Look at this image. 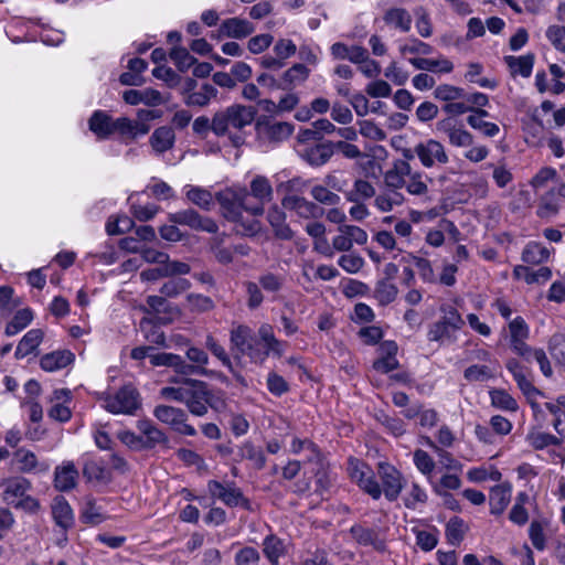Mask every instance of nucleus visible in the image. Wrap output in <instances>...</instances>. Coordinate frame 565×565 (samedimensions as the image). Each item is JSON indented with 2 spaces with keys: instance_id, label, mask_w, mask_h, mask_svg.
<instances>
[{
  "instance_id": "nucleus-51",
  "label": "nucleus",
  "mask_w": 565,
  "mask_h": 565,
  "mask_svg": "<svg viewBox=\"0 0 565 565\" xmlns=\"http://www.w3.org/2000/svg\"><path fill=\"white\" fill-rule=\"evenodd\" d=\"M333 154L332 143L318 145L307 152V160L311 166H322L329 161Z\"/></svg>"
},
{
  "instance_id": "nucleus-10",
  "label": "nucleus",
  "mask_w": 565,
  "mask_h": 565,
  "mask_svg": "<svg viewBox=\"0 0 565 565\" xmlns=\"http://www.w3.org/2000/svg\"><path fill=\"white\" fill-rule=\"evenodd\" d=\"M153 416L162 424L169 425L177 433L185 436H195L196 430L186 424V414L183 409L169 405H158L153 409Z\"/></svg>"
},
{
  "instance_id": "nucleus-1",
  "label": "nucleus",
  "mask_w": 565,
  "mask_h": 565,
  "mask_svg": "<svg viewBox=\"0 0 565 565\" xmlns=\"http://www.w3.org/2000/svg\"><path fill=\"white\" fill-rule=\"evenodd\" d=\"M256 114L257 110L253 106L231 105L213 115L212 131L217 137L228 135L232 145L241 147L245 142V137L241 131L252 125Z\"/></svg>"
},
{
  "instance_id": "nucleus-26",
  "label": "nucleus",
  "mask_w": 565,
  "mask_h": 565,
  "mask_svg": "<svg viewBox=\"0 0 565 565\" xmlns=\"http://www.w3.org/2000/svg\"><path fill=\"white\" fill-rule=\"evenodd\" d=\"M489 116V113L482 108H476L467 117L468 125L475 130L482 134L484 137H495L500 132V128L497 124L486 121L484 118Z\"/></svg>"
},
{
  "instance_id": "nucleus-64",
  "label": "nucleus",
  "mask_w": 565,
  "mask_h": 565,
  "mask_svg": "<svg viewBox=\"0 0 565 565\" xmlns=\"http://www.w3.org/2000/svg\"><path fill=\"white\" fill-rule=\"evenodd\" d=\"M258 282L268 292H278L285 282V277L274 273H265L259 276Z\"/></svg>"
},
{
  "instance_id": "nucleus-17",
  "label": "nucleus",
  "mask_w": 565,
  "mask_h": 565,
  "mask_svg": "<svg viewBox=\"0 0 565 565\" xmlns=\"http://www.w3.org/2000/svg\"><path fill=\"white\" fill-rule=\"evenodd\" d=\"M137 428L140 433L143 449H152L158 445L168 447V436L150 419L138 420Z\"/></svg>"
},
{
  "instance_id": "nucleus-20",
  "label": "nucleus",
  "mask_w": 565,
  "mask_h": 565,
  "mask_svg": "<svg viewBox=\"0 0 565 565\" xmlns=\"http://www.w3.org/2000/svg\"><path fill=\"white\" fill-rule=\"evenodd\" d=\"M248 194L256 201V203L252 204V207L260 206L265 210V204L273 200L274 190L266 177L256 175L250 181Z\"/></svg>"
},
{
  "instance_id": "nucleus-34",
  "label": "nucleus",
  "mask_w": 565,
  "mask_h": 565,
  "mask_svg": "<svg viewBox=\"0 0 565 565\" xmlns=\"http://www.w3.org/2000/svg\"><path fill=\"white\" fill-rule=\"evenodd\" d=\"M263 553L271 565H279V559L286 554L284 540L270 534L263 540Z\"/></svg>"
},
{
  "instance_id": "nucleus-60",
  "label": "nucleus",
  "mask_w": 565,
  "mask_h": 565,
  "mask_svg": "<svg viewBox=\"0 0 565 565\" xmlns=\"http://www.w3.org/2000/svg\"><path fill=\"white\" fill-rule=\"evenodd\" d=\"M14 458L20 465L19 469L21 472H31L38 467V458L34 452L20 448L14 452Z\"/></svg>"
},
{
  "instance_id": "nucleus-56",
  "label": "nucleus",
  "mask_w": 565,
  "mask_h": 565,
  "mask_svg": "<svg viewBox=\"0 0 565 565\" xmlns=\"http://www.w3.org/2000/svg\"><path fill=\"white\" fill-rule=\"evenodd\" d=\"M235 224V232L242 236H255L262 230V224L256 218H245L241 212L239 221H231Z\"/></svg>"
},
{
  "instance_id": "nucleus-48",
  "label": "nucleus",
  "mask_w": 565,
  "mask_h": 565,
  "mask_svg": "<svg viewBox=\"0 0 565 565\" xmlns=\"http://www.w3.org/2000/svg\"><path fill=\"white\" fill-rule=\"evenodd\" d=\"M170 278L160 288V294L167 298H175L191 288V282L186 278Z\"/></svg>"
},
{
  "instance_id": "nucleus-40",
  "label": "nucleus",
  "mask_w": 565,
  "mask_h": 565,
  "mask_svg": "<svg viewBox=\"0 0 565 565\" xmlns=\"http://www.w3.org/2000/svg\"><path fill=\"white\" fill-rule=\"evenodd\" d=\"M185 196L191 203L204 211H210L214 205L215 198L213 194L209 190L201 186H188Z\"/></svg>"
},
{
  "instance_id": "nucleus-8",
  "label": "nucleus",
  "mask_w": 565,
  "mask_h": 565,
  "mask_svg": "<svg viewBox=\"0 0 565 565\" xmlns=\"http://www.w3.org/2000/svg\"><path fill=\"white\" fill-rule=\"evenodd\" d=\"M416 152L420 164L426 169L438 168L449 162L445 146L436 139H426L416 143Z\"/></svg>"
},
{
  "instance_id": "nucleus-14",
  "label": "nucleus",
  "mask_w": 565,
  "mask_h": 565,
  "mask_svg": "<svg viewBox=\"0 0 565 565\" xmlns=\"http://www.w3.org/2000/svg\"><path fill=\"white\" fill-rule=\"evenodd\" d=\"M377 473L383 484L382 491L385 498L388 501H395L404 487L402 473L387 462L377 465Z\"/></svg>"
},
{
  "instance_id": "nucleus-55",
  "label": "nucleus",
  "mask_w": 565,
  "mask_h": 565,
  "mask_svg": "<svg viewBox=\"0 0 565 565\" xmlns=\"http://www.w3.org/2000/svg\"><path fill=\"white\" fill-rule=\"evenodd\" d=\"M555 189H551L541 198L537 214L541 217L555 215L558 212V202Z\"/></svg>"
},
{
  "instance_id": "nucleus-36",
  "label": "nucleus",
  "mask_w": 565,
  "mask_h": 565,
  "mask_svg": "<svg viewBox=\"0 0 565 565\" xmlns=\"http://www.w3.org/2000/svg\"><path fill=\"white\" fill-rule=\"evenodd\" d=\"M310 74V70L301 63L294 64L281 76L282 90H290L303 83Z\"/></svg>"
},
{
  "instance_id": "nucleus-39",
  "label": "nucleus",
  "mask_w": 565,
  "mask_h": 565,
  "mask_svg": "<svg viewBox=\"0 0 565 565\" xmlns=\"http://www.w3.org/2000/svg\"><path fill=\"white\" fill-rule=\"evenodd\" d=\"M409 63L417 70L429 72L450 73L454 70L452 63L447 58L433 60L424 57L411 58Z\"/></svg>"
},
{
  "instance_id": "nucleus-35",
  "label": "nucleus",
  "mask_w": 565,
  "mask_h": 565,
  "mask_svg": "<svg viewBox=\"0 0 565 565\" xmlns=\"http://www.w3.org/2000/svg\"><path fill=\"white\" fill-rule=\"evenodd\" d=\"M44 337V332L41 329H32L28 331L20 340L17 350L15 358L23 359L26 355L33 353L40 345Z\"/></svg>"
},
{
  "instance_id": "nucleus-43",
  "label": "nucleus",
  "mask_w": 565,
  "mask_h": 565,
  "mask_svg": "<svg viewBox=\"0 0 565 565\" xmlns=\"http://www.w3.org/2000/svg\"><path fill=\"white\" fill-rule=\"evenodd\" d=\"M217 96V89L211 84H203L199 92L188 94L184 103L188 106L205 107L210 104L211 99Z\"/></svg>"
},
{
  "instance_id": "nucleus-53",
  "label": "nucleus",
  "mask_w": 565,
  "mask_h": 565,
  "mask_svg": "<svg viewBox=\"0 0 565 565\" xmlns=\"http://www.w3.org/2000/svg\"><path fill=\"white\" fill-rule=\"evenodd\" d=\"M170 58L174 62L180 72L188 71L196 63V58H194L188 50L182 46L173 47L170 52Z\"/></svg>"
},
{
  "instance_id": "nucleus-54",
  "label": "nucleus",
  "mask_w": 565,
  "mask_h": 565,
  "mask_svg": "<svg viewBox=\"0 0 565 565\" xmlns=\"http://www.w3.org/2000/svg\"><path fill=\"white\" fill-rule=\"evenodd\" d=\"M434 96L439 100L450 103L463 98L466 93L460 87L441 84L435 88Z\"/></svg>"
},
{
  "instance_id": "nucleus-47",
  "label": "nucleus",
  "mask_w": 565,
  "mask_h": 565,
  "mask_svg": "<svg viewBox=\"0 0 565 565\" xmlns=\"http://www.w3.org/2000/svg\"><path fill=\"white\" fill-rule=\"evenodd\" d=\"M375 195L374 186L366 180L359 179L354 182L353 189L347 193V200L358 203Z\"/></svg>"
},
{
  "instance_id": "nucleus-63",
  "label": "nucleus",
  "mask_w": 565,
  "mask_h": 565,
  "mask_svg": "<svg viewBox=\"0 0 565 565\" xmlns=\"http://www.w3.org/2000/svg\"><path fill=\"white\" fill-rule=\"evenodd\" d=\"M338 265L349 274H356L364 266V259L355 253L344 254L339 258Z\"/></svg>"
},
{
  "instance_id": "nucleus-21",
  "label": "nucleus",
  "mask_w": 565,
  "mask_h": 565,
  "mask_svg": "<svg viewBox=\"0 0 565 565\" xmlns=\"http://www.w3.org/2000/svg\"><path fill=\"white\" fill-rule=\"evenodd\" d=\"M78 471L72 461L57 466L54 471V487L61 492L74 489L77 484Z\"/></svg>"
},
{
  "instance_id": "nucleus-22",
  "label": "nucleus",
  "mask_w": 565,
  "mask_h": 565,
  "mask_svg": "<svg viewBox=\"0 0 565 565\" xmlns=\"http://www.w3.org/2000/svg\"><path fill=\"white\" fill-rule=\"evenodd\" d=\"M267 221L277 238L289 241L294 237L292 230L286 223V213L278 205L269 207L267 212Z\"/></svg>"
},
{
  "instance_id": "nucleus-44",
  "label": "nucleus",
  "mask_w": 565,
  "mask_h": 565,
  "mask_svg": "<svg viewBox=\"0 0 565 565\" xmlns=\"http://www.w3.org/2000/svg\"><path fill=\"white\" fill-rule=\"evenodd\" d=\"M468 531V525L459 516H452L446 524V536L448 542L458 546Z\"/></svg>"
},
{
  "instance_id": "nucleus-7",
  "label": "nucleus",
  "mask_w": 565,
  "mask_h": 565,
  "mask_svg": "<svg viewBox=\"0 0 565 565\" xmlns=\"http://www.w3.org/2000/svg\"><path fill=\"white\" fill-rule=\"evenodd\" d=\"M185 383L189 385V392L184 404L192 415L204 416L209 407L217 411L214 394L207 388L206 383L189 379L185 380Z\"/></svg>"
},
{
  "instance_id": "nucleus-12",
  "label": "nucleus",
  "mask_w": 565,
  "mask_h": 565,
  "mask_svg": "<svg viewBox=\"0 0 565 565\" xmlns=\"http://www.w3.org/2000/svg\"><path fill=\"white\" fill-rule=\"evenodd\" d=\"M207 490L213 498L221 500L227 507L241 505L245 510H250V502L246 499L239 488L235 486H225L216 480H210Z\"/></svg>"
},
{
  "instance_id": "nucleus-23",
  "label": "nucleus",
  "mask_w": 565,
  "mask_h": 565,
  "mask_svg": "<svg viewBox=\"0 0 565 565\" xmlns=\"http://www.w3.org/2000/svg\"><path fill=\"white\" fill-rule=\"evenodd\" d=\"M51 509L53 520L57 526L64 531L72 527L74 524V514L70 503L64 497H55L52 501Z\"/></svg>"
},
{
  "instance_id": "nucleus-11",
  "label": "nucleus",
  "mask_w": 565,
  "mask_h": 565,
  "mask_svg": "<svg viewBox=\"0 0 565 565\" xmlns=\"http://www.w3.org/2000/svg\"><path fill=\"white\" fill-rule=\"evenodd\" d=\"M169 222L179 225H185L194 231L215 234L218 231L216 222L207 216H202L193 209H186L169 214Z\"/></svg>"
},
{
  "instance_id": "nucleus-30",
  "label": "nucleus",
  "mask_w": 565,
  "mask_h": 565,
  "mask_svg": "<svg viewBox=\"0 0 565 565\" xmlns=\"http://www.w3.org/2000/svg\"><path fill=\"white\" fill-rule=\"evenodd\" d=\"M31 489V482L23 477H15L6 480L2 499L8 504H14L15 498H23Z\"/></svg>"
},
{
  "instance_id": "nucleus-31",
  "label": "nucleus",
  "mask_w": 565,
  "mask_h": 565,
  "mask_svg": "<svg viewBox=\"0 0 565 565\" xmlns=\"http://www.w3.org/2000/svg\"><path fill=\"white\" fill-rule=\"evenodd\" d=\"M89 129L99 138L106 139L114 134V120L105 111L96 110L89 118Z\"/></svg>"
},
{
  "instance_id": "nucleus-62",
  "label": "nucleus",
  "mask_w": 565,
  "mask_h": 565,
  "mask_svg": "<svg viewBox=\"0 0 565 565\" xmlns=\"http://www.w3.org/2000/svg\"><path fill=\"white\" fill-rule=\"evenodd\" d=\"M548 351L556 363L565 364V335L562 333L552 335L548 342Z\"/></svg>"
},
{
  "instance_id": "nucleus-28",
  "label": "nucleus",
  "mask_w": 565,
  "mask_h": 565,
  "mask_svg": "<svg viewBox=\"0 0 565 565\" xmlns=\"http://www.w3.org/2000/svg\"><path fill=\"white\" fill-rule=\"evenodd\" d=\"M185 355L190 362H186V366L190 369V372L182 373V376H192V375H205L206 374V364L209 363L207 353L196 347H189Z\"/></svg>"
},
{
  "instance_id": "nucleus-24",
  "label": "nucleus",
  "mask_w": 565,
  "mask_h": 565,
  "mask_svg": "<svg viewBox=\"0 0 565 565\" xmlns=\"http://www.w3.org/2000/svg\"><path fill=\"white\" fill-rule=\"evenodd\" d=\"M74 359L70 350H57L44 354L40 360V366L45 372H55L72 364Z\"/></svg>"
},
{
  "instance_id": "nucleus-15",
  "label": "nucleus",
  "mask_w": 565,
  "mask_h": 565,
  "mask_svg": "<svg viewBox=\"0 0 565 565\" xmlns=\"http://www.w3.org/2000/svg\"><path fill=\"white\" fill-rule=\"evenodd\" d=\"M510 331V345L514 353L524 358L530 362V354L532 348L525 343L529 338L530 330L525 320L522 317H516L509 323Z\"/></svg>"
},
{
  "instance_id": "nucleus-2",
  "label": "nucleus",
  "mask_w": 565,
  "mask_h": 565,
  "mask_svg": "<svg viewBox=\"0 0 565 565\" xmlns=\"http://www.w3.org/2000/svg\"><path fill=\"white\" fill-rule=\"evenodd\" d=\"M249 194L246 188L232 186L218 191L215 200L220 204L222 215L228 221H239L241 212L245 211L253 216L264 214V209L252 207L248 201Z\"/></svg>"
},
{
  "instance_id": "nucleus-25",
  "label": "nucleus",
  "mask_w": 565,
  "mask_h": 565,
  "mask_svg": "<svg viewBox=\"0 0 565 565\" xmlns=\"http://www.w3.org/2000/svg\"><path fill=\"white\" fill-rule=\"evenodd\" d=\"M220 31L227 38L244 39L255 31V26L246 19L230 18L222 22Z\"/></svg>"
},
{
  "instance_id": "nucleus-45",
  "label": "nucleus",
  "mask_w": 565,
  "mask_h": 565,
  "mask_svg": "<svg viewBox=\"0 0 565 565\" xmlns=\"http://www.w3.org/2000/svg\"><path fill=\"white\" fill-rule=\"evenodd\" d=\"M146 302H147V307H145L142 309L143 312H146V313L173 315V313L178 312L177 308L173 305H171L167 300V297H164L163 295H161V296H154V295L148 296Z\"/></svg>"
},
{
  "instance_id": "nucleus-29",
  "label": "nucleus",
  "mask_w": 565,
  "mask_h": 565,
  "mask_svg": "<svg viewBox=\"0 0 565 565\" xmlns=\"http://www.w3.org/2000/svg\"><path fill=\"white\" fill-rule=\"evenodd\" d=\"M150 363L152 366L171 367L180 375L190 372V369L186 366V361L181 355L174 353H152V355H150Z\"/></svg>"
},
{
  "instance_id": "nucleus-57",
  "label": "nucleus",
  "mask_w": 565,
  "mask_h": 565,
  "mask_svg": "<svg viewBox=\"0 0 565 565\" xmlns=\"http://www.w3.org/2000/svg\"><path fill=\"white\" fill-rule=\"evenodd\" d=\"M310 194L313 198V200L324 205L335 206L341 201L340 196L337 193L330 191L327 186L320 184L312 186Z\"/></svg>"
},
{
  "instance_id": "nucleus-9",
  "label": "nucleus",
  "mask_w": 565,
  "mask_h": 565,
  "mask_svg": "<svg viewBox=\"0 0 565 565\" xmlns=\"http://www.w3.org/2000/svg\"><path fill=\"white\" fill-rule=\"evenodd\" d=\"M507 369L512 374L521 392L526 396L534 412L539 411V404L535 397L541 392L532 383V372L526 366L522 365L516 359H509L505 363Z\"/></svg>"
},
{
  "instance_id": "nucleus-49",
  "label": "nucleus",
  "mask_w": 565,
  "mask_h": 565,
  "mask_svg": "<svg viewBox=\"0 0 565 565\" xmlns=\"http://www.w3.org/2000/svg\"><path fill=\"white\" fill-rule=\"evenodd\" d=\"M310 462L315 463L316 466L313 469L317 486L316 491L320 494H323L331 484L327 465L322 458V455L319 456V459H313Z\"/></svg>"
},
{
  "instance_id": "nucleus-13",
  "label": "nucleus",
  "mask_w": 565,
  "mask_h": 565,
  "mask_svg": "<svg viewBox=\"0 0 565 565\" xmlns=\"http://www.w3.org/2000/svg\"><path fill=\"white\" fill-rule=\"evenodd\" d=\"M255 128L259 138L274 143L288 139L294 131L291 124L286 121H271L266 117L259 118L256 121Z\"/></svg>"
},
{
  "instance_id": "nucleus-6",
  "label": "nucleus",
  "mask_w": 565,
  "mask_h": 565,
  "mask_svg": "<svg viewBox=\"0 0 565 565\" xmlns=\"http://www.w3.org/2000/svg\"><path fill=\"white\" fill-rule=\"evenodd\" d=\"M440 312L443 316L429 327L427 339L439 343L455 341V333L462 328L465 321L452 306L443 305Z\"/></svg>"
},
{
  "instance_id": "nucleus-58",
  "label": "nucleus",
  "mask_w": 565,
  "mask_h": 565,
  "mask_svg": "<svg viewBox=\"0 0 565 565\" xmlns=\"http://www.w3.org/2000/svg\"><path fill=\"white\" fill-rule=\"evenodd\" d=\"M427 445L436 452V455L438 456L439 462L446 469L457 470V471H460L462 469V465L457 459H455L454 456L449 451L440 448L429 438L427 439Z\"/></svg>"
},
{
  "instance_id": "nucleus-5",
  "label": "nucleus",
  "mask_w": 565,
  "mask_h": 565,
  "mask_svg": "<svg viewBox=\"0 0 565 565\" xmlns=\"http://www.w3.org/2000/svg\"><path fill=\"white\" fill-rule=\"evenodd\" d=\"M98 399L103 408L111 414L132 416L141 407L140 394L131 384L124 385L115 393H102Z\"/></svg>"
},
{
  "instance_id": "nucleus-16",
  "label": "nucleus",
  "mask_w": 565,
  "mask_h": 565,
  "mask_svg": "<svg viewBox=\"0 0 565 565\" xmlns=\"http://www.w3.org/2000/svg\"><path fill=\"white\" fill-rule=\"evenodd\" d=\"M281 205L294 211L301 218H319L324 215V210L316 203L308 201L303 196L298 195H286L281 200Z\"/></svg>"
},
{
  "instance_id": "nucleus-33",
  "label": "nucleus",
  "mask_w": 565,
  "mask_h": 565,
  "mask_svg": "<svg viewBox=\"0 0 565 565\" xmlns=\"http://www.w3.org/2000/svg\"><path fill=\"white\" fill-rule=\"evenodd\" d=\"M383 20L387 25H391L404 33L408 32L412 26V15L404 8H390L385 11Z\"/></svg>"
},
{
  "instance_id": "nucleus-59",
  "label": "nucleus",
  "mask_w": 565,
  "mask_h": 565,
  "mask_svg": "<svg viewBox=\"0 0 565 565\" xmlns=\"http://www.w3.org/2000/svg\"><path fill=\"white\" fill-rule=\"evenodd\" d=\"M235 565H259L260 554L253 546L241 547L234 556Z\"/></svg>"
},
{
  "instance_id": "nucleus-27",
  "label": "nucleus",
  "mask_w": 565,
  "mask_h": 565,
  "mask_svg": "<svg viewBox=\"0 0 565 565\" xmlns=\"http://www.w3.org/2000/svg\"><path fill=\"white\" fill-rule=\"evenodd\" d=\"M254 331L246 324L232 328L230 333L231 351L236 358H239V353L254 341Z\"/></svg>"
},
{
  "instance_id": "nucleus-19",
  "label": "nucleus",
  "mask_w": 565,
  "mask_h": 565,
  "mask_svg": "<svg viewBox=\"0 0 565 565\" xmlns=\"http://www.w3.org/2000/svg\"><path fill=\"white\" fill-rule=\"evenodd\" d=\"M437 129L447 136L451 146L470 147L473 143V136L462 127H457L451 119L439 121Z\"/></svg>"
},
{
  "instance_id": "nucleus-50",
  "label": "nucleus",
  "mask_w": 565,
  "mask_h": 565,
  "mask_svg": "<svg viewBox=\"0 0 565 565\" xmlns=\"http://www.w3.org/2000/svg\"><path fill=\"white\" fill-rule=\"evenodd\" d=\"M33 319L32 311L28 308L17 311L13 319L6 327V334L11 337L26 328Z\"/></svg>"
},
{
  "instance_id": "nucleus-46",
  "label": "nucleus",
  "mask_w": 565,
  "mask_h": 565,
  "mask_svg": "<svg viewBox=\"0 0 565 565\" xmlns=\"http://www.w3.org/2000/svg\"><path fill=\"white\" fill-rule=\"evenodd\" d=\"M398 295V288L391 281L379 280L374 289V297L381 306L393 302Z\"/></svg>"
},
{
  "instance_id": "nucleus-41",
  "label": "nucleus",
  "mask_w": 565,
  "mask_h": 565,
  "mask_svg": "<svg viewBox=\"0 0 565 565\" xmlns=\"http://www.w3.org/2000/svg\"><path fill=\"white\" fill-rule=\"evenodd\" d=\"M550 250L540 243H529L522 252V260L530 265H540L550 257Z\"/></svg>"
},
{
  "instance_id": "nucleus-42",
  "label": "nucleus",
  "mask_w": 565,
  "mask_h": 565,
  "mask_svg": "<svg viewBox=\"0 0 565 565\" xmlns=\"http://www.w3.org/2000/svg\"><path fill=\"white\" fill-rule=\"evenodd\" d=\"M504 61L513 74H520L523 77H529L532 73L534 64V55L526 54L522 56H505Z\"/></svg>"
},
{
  "instance_id": "nucleus-4",
  "label": "nucleus",
  "mask_w": 565,
  "mask_h": 565,
  "mask_svg": "<svg viewBox=\"0 0 565 565\" xmlns=\"http://www.w3.org/2000/svg\"><path fill=\"white\" fill-rule=\"evenodd\" d=\"M257 335L259 341L254 337V341L239 353V358L247 356L250 362L260 365L267 360L269 354L277 355L278 358L284 354L285 343L275 337L270 324L263 323L257 330Z\"/></svg>"
},
{
  "instance_id": "nucleus-38",
  "label": "nucleus",
  "mask_w": 565,
  "mask_h": 565,
  "mask_svg": "<svg viewBox=\"0 0 565 565\" xmlns=\"http://www.w3.org/2000/svg\"><path fill=\"white\" fill-rule=\"evenodd\" d=\"M241 460H249L253 466L260 470L266 465V458L260 447L255 446L252 441L243 443L237 450Z\"/></svg>"
},
{
  "instance_id": "nucleus-52",
  "label": "nucleus",
  "mask_w": 565,
  "mask_h": 565,
  "mask_svg": "<svg viewBox=\"0 0 565 565\" xmlns=\"http://www.w3.org/2000/svg\"><path fill=\"white\" fill-rule=\"evenodd\" d=\"M491 404L494 407L515 412L518 409L516 401L504 390L490 391Z\"/></svg>"
},
{
  "instance_id": "nucleus-3",
  "label": "nucleus",
  "mask_w": 565,
  "mask_h": 565,
  "mask_svg": "<svg viewBox=\"0 0 565 565\" xmlns=\"http://www.w3.org/2000/svg\"><path fill=\"white\" fill-rule=\"evenodd\" d=\"M384 181L390 189L405 186L412 195H425L428 192L423 172L413 170L407 161H394L392 168L385 172Z\"/></svg>"
},
{
  "instance_id": "nucleus-18",
  "label": "nucleus",
  "mask_w": 565,
  "mask_h": 565,
  "mask_svg": "<svg viewBox=\"0 0 565 565\" xmlns=\"http://www.w3.org/2000/svg\"><path fill=\"white\" fill-rule=\"evenodd\" d=\"M352 539L362 546H372L377 552L386 550L385 540H383L379 531L375 529L366 527L362 524H354L350 529Z\"/></svg>"
},
{
  "instance_id": "nucleus-32",
  "label": "nucleus",
  "mask_w": 565,
  "mask_h": 565,
  "mask_svg": "<svg viewBox=\"0 0 565 565\" xmlns=\"http://www.w3.org/2000/svg\"><path fill=\"white\" fill-rule=\"evenodd\" d=\"M175 135L171 127L162 126L157 128L149 141L157 153H163L171 149L174 145Z\"/></svg>"
},
{
  "instance_id": "nucleus-61",
  "label": "nucleus",
  "mask_w": 565,
  "mask_h": 565,
  "mask_svg": "<svg viewBox=\"0 0 565 565\" xmlns=\"http://www.w3.org/2000/svg\"><path fill=\"white\" fill-rule=\"evenodd\" d=\"M416 17V29L420 36L429 38L433 34V25L429 13L424 7H417L414 10Z\"/></svg>"
},
{
  "instance_id": "nucleus-37",
  "label": "nucleus",
  "mask_w": 565,
  "mask_h": 565,
  "mask_svg": "<svg viewBox=\"0 0 565 565\" xmlns=\"http://www.w3.org/2000/svg\"><path fill=\"white\" fill-rule=\"evenodd\" d=\"M511 500V488L509 486L500 484L495 486L489 497L490 512L491 514H501Z\"/></svg>"
}]
</instances>
